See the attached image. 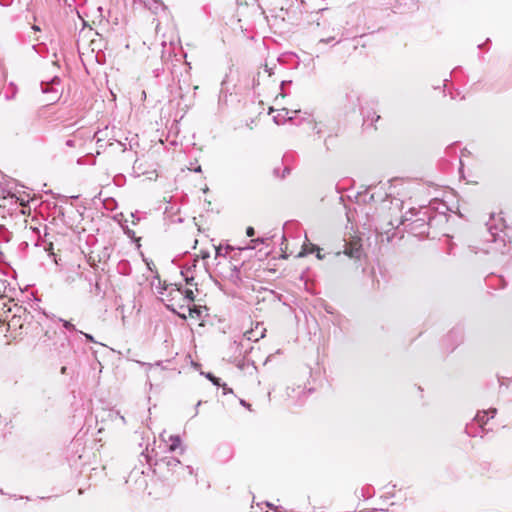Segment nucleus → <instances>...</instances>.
<instances>
[{
  "label": "nucleus",
  "mask_w": 512,
  "mask_h": 512,
  "mask_svg": "<svg viewBox=\"0 0 512 512\" xmlns=\"http://www.w3.org/2000/svg\"><path fill=\"white\" fill-rule=\"evenodd\" d=\"M155 471L160 473L174 472L176 468L181 466V462L179 459L173 456H165L155 461Z\"/></svg>",
  "instance_id": "nucleus-6"
},
{
  "label": "nucleus",
  "mask_w": 512,
  "mask_h": 512,
  "mask_svg": "<svg viewBox=\"0 0 512 512\" xmlns=\"http://www.w3.org/2000/svg\"><path fill=\"white\" fill-rule=\"evenodd\" d=\"M252 242H254V243H259V242H263V240H262V239H260V238H258V239L252 240Z\"/></svg>",
  "instance_id": "nucleus-45"
},
{
  "label": "nucleus",
  "mask_w": 512,
  "mask_h": 512,
  "mask_svg": "<svg viewBox=\"0 0 512 512\" xmlns=\"http://www.w3.org/2000/svg\"><path fill=\"white\" fill-rule=\"evenodd\" d=\"M195 171H201V167L199 166Z\"/></svg>",
  "instance_id": "nucleus-49"
},
{
  "label": "nucleus",
  "mask_w": 512,
  "mask_h": 512,
  "mask_svg": "<svg viewBox=\"0 0 512 512\" xmlns=\"http://www.w3.org/2000/svg\"><path fill=\"white\" fill-rule=\"evenodd\" d=\"M184 296H185V298H186L188 301H190V302L194 301L195 296H194V292H193V290H191V289H186V290L184 291Z\"/></svg>",
  "instance_id": "nucleus-27"
},
{
  "label": "nucleus",
  "mask_w": 512,
  "mask_h": 512,
  "mask_svg": "<svg viewBox=\"0 0 512 512\" xmlns=\"http://www.w3.org/2000/svg\"><path fill=\"white\" fill-rule=\"evenodd\" d=\"M110 418L112 420L114 419H120L123 424H125V417L120 414L119 411H111L109 414Z\"/></svg>",
  "instance_id": "nucleus-24"
},
{
  "label": "nucleus",
  "mask_w": 512,
  "mask_h": 512,
  "mask_svg": "<svg viewBox=\"0 0 512 512\" xmlns=\"http://www.w3.org/2000/svg\"><path fill=\"white\" fill-rule=\"evenodd\" d=\"M486 284L494 289H502L506 286L503 276L490 274L486 277Z\"/></svg>",
  "instance_id": "nucleus-10"
},
{
  "label": "nucleus",
  "mask_w": 512,
  "mask_h": 512,
  "mask_svg": "<svg viewBox=\"0 0 512 512\" xmlns=\"http://www.w3.org/2000/svg\"><path fill=\"white\" fill-rule=\"evenodd\" d=\"M390 196H391V194H387V193H385V197H386V198H387V197H390Z\"/></svg>",
  "instance_id": "nucleus-50"
},
{
  "label": "nucleus",
  "mask_w": 512,
  "mask_h": 512,
  "mask_svg": "<svg viewBox=\"0 0 512 512\" xmlns=\"http://www.w3.org/2000/svg\"><path fill=\"white\" fill-rule=\"evenodd\" d=\"M330 140H331V136H327L324 139V145H325V148L327 151L330 150Z\"/></svg>",
  "instance_id": "nucleus-32"
},
{
  "label": "nucleus",
  "mask_w": 512,
  "mask_h": 512,
  "mask_svg": "<svg viewBox=\"0 0 512 512\" xmlns=\"http://www.w3.org/2000/svg\"><path fill=\"white\" fill-rule=\"evenodd\" d=\"M312 131L318 136L321 137V134L324 131V125L321 122H314L312 125Z\"/></svg>",
  "instance_id": "nucleus-21"
},
{
  "label": "nucleus",
  "mask_w": 512,
  "mask_h": 512,
  "mask_svg": "<svg viewBox=\"0 0 512 512\" xmlns=\"http://www.w3.org/2000/svg\"><path fill=\"white\" fill-rule=\"evenodd\" d=\"M60 84L61 79L58 76L40 83L42 93L48 95V102L55 103L60 99L62 95V90L59 88Z\"/></svg>",
  "instance_id": "nucleus-4"
},
{
  "label": "nucleus",
  "mask_w": 512,
  "mask_h": 512,
  "mask_svg": "<svg viewBox=\"0 0 512 512\" xmlns=\"http://www.w3.org/2000/svg\"><path fill=\"white\" fill-rule=\"evenodd\" d=\"M66 370H67V368H66L65 366H63V367L61 368V373H62V374H66Z\"/></svg>",
  "instance_id": "nucleus-44"
},
{
  "label": "nucleus",
  "mask_w": 512,
  "mask_h": 512,
  "mask_svg": "<svg viewBox=\"0 0 512 512\" xmlns=\"http://www.w3.org/2000/svg\"><path fill=\"white\" fill-rule=\"evenodd\" d=\"M480 418H481V420H484V421H487V422H488L490 419H492V418H491V414H488V415H486V416H480Z\"/></svg>",
  "instance_id": "nucleus-41"
},
{
  "label": "nucleus",
  "mask_w": 512,
  "mask_h": 512,
  "mask_svg": "<svg viewBox=\"0 0 512 512\" xmlns=\"http://www.w3.org/2000/svg\"><path fill=\"white\" fill-rule=\"evenodd\" d=\"M206 378L209 379L215 386L221 385V379L215 377L212 373L208 372L205 374Z\"/></svg>",
  "instance_id": "nucleus-22"
},
{
  "label": "nucleus",
  "mask_w": 512,
  "mask_h": 512,
  "mask_svg": "<svg viewBox=\"0 0 512 512\" xmlns=\"http://www.w3.org/2000/svg\"><path fill=\"white\" fill-rule=\"evenodd\" d=\"M20 498L22 499L23 497L21 496ZM24 498H25L26 500H30V498H29V497H24Z\"/></svg>",
  "instance_id": "nucleus-52"
},
{
  "label": "nucleus",
  "mask_w": 512,
  "mask_h": 512,
  "mask_svg": "<svg viewBox=\"0 0 512 512\" xmlns=\"http://www.w3.org/2000/svg\"><path fill=\"white\" fill-rule=\"evenodd\" d=\"M55 209L58 212L59 216H64V209H63V207H59V208L55 207Z\"/></svg>",
  "instance_id": "nucleus-38"
},
{
  "label": "nucleus",
  "mask_w": 512,
  "mask_h": 512,
  "mask_svg": "<svg viewBox=\"0 0 512 512\" xmlns=\"http://www.w3.org/2000/svg\"><path fill=\"white\" fill-rule=\"evenodd\" d=\"M98 134H99V132H96V133L94 134V137H97V141H99V140H100V138L98 137Z\"/></svg>",
  "instance_id": "nucleus-47"
},
{
  "label": "nucleus",
  "mask_w": 512,
  "mask_h": 512,
  "mask_svg": "<svg viewBox=\"0 0 512 512\" xmlns=\"http://www.w3.org/2000/svg\"><path fill=\"white\" fill-rule=\"evenodd\" d=\"M496 413L497 410L495 408L479 411L474 419L466 425V434L470 437H483L485 433L489 431V429L485 428L487 421L481 420L480 416L491 414V418H494Z\"/></svg>",
  "instance_id": "nucleus-3"
},
{
  "label": "nucleus",
  "mask_w": 512,
  "mask_h": 512,
  "mask_svg": "<svg viewBox=\"0 0 512 512\" xmlns=\"http://www.w3.org/2000/svg\"><path fill=\"white\" fill-rule=\"evenodd\" d=\"M286 394L288 398L297 403L302 401V396H305L306 392L304 391V388H302L301 386H297L296 388L288 387L286 390Z\"/></svg>",
  "instance_id": "nucleus-11"
},
{
  "label": "nucleus",
  "mask_w": 512,
  "mask_h": 512,
  "mask_svg": "<svg viewBox=\"0 0 512 512\" xmlns=\"http://www.w3.org/2000/svg\"><path fill=\"white\" fill-rule=\"evenodd\" d=\"M30 2H31V0H28V2H27V6H29Z\"/></svg>",
  "instance_id": "nucleus-53"
},
{
  "label": "nucleus",
  "mask_w": 512,
  "mask_h": 512,
  "mask_svg": "<svg viewBox=\"0 0 512 512\" xmlns=\"http://www.w3.org/2000/svg\"><path fill=\"white\" fill-rule=\"evenodd\" d=\"M216 255H220V248L216 249Z\"/></svg>",
  "instance_id": "nucleus-48"
},
{
  "label": "nucleus",
  "mask_w": 512,
  "mask_h": 512,
  "mask_svg": "<svg viewBox=\"0 0 512 512\" xmlns=\"http://www.w3.org/2000/svg\"><path fill=\"white\" fill-rule=\"evenodd\" d=\"M146 6L155 14L165 9L164 3L161 0H151V3H147Z\"/></svg>",
  "instance_id": "nucleus-18"
},
{
  "label": "nucleus",
  "mask_w": 512,
  "mask_h": 512,
  "mask_svg": "<svg viewBox=\"0 0 512 512\" xmlns=\"http://www.w3.org/2000/svg\"><path fill=\"white\" fill-rule=\"evenodd\" d=\"M266 329L261 324H257L255 329H251L244 333V337L248 341H258L265 336Z\"/></svg>",
  "instance_id": "nucleus-8"
},
{
  "label": "nucleus",
  "mask_w": 512,
  "mask_h": 512,
  "mask_svg": "<svg viewBox=\"0 0 512 512\" xmlns=\"http://www.w3.org/2000/svg\"><path fill=\"white\" fill-rule=\"evenodd\" d=\"M219 387H222L223 394L226 395L228 393H233V390L227 386L226 383H221Z\"/></svg>",
  "instance_id": "nucleus-28"
},
{
  "label": "nucleus",
  "mask_w": 512,
  "mask_h": 512,
  "mask_svg": "<svg viewBox=\"0 0 512 512\" xmlns=\"http://www.w3.org/2000/svg\"><path fill=\"white\" fill-rule=\"evenodd\" d=\"M80 333L84 335V337L86 338L87 341L93 342V343L96 342L94 337L91 334H87V333H84V332H80Z\"/></svg>",
  "instance_id": "nucleus-30"
},
{
  "label": "nucleus",
  "mask_w": 512,
  "mask_h": 512,
  "mask_svg": "<svg viewBox=\"0 0 512 512\" xmlns=\"http://www.w3.org/2000/svg\"><path fill=\"white\" fill-rule=\"evenodd\" d=\"M142 455L146 458L148 464L151 466L152 465V457L149 455H144V453H142Z\"/></svg>",
  "instance_id": "nucleus-39"
},
{
  "label": "nucleus",
  "mask_w": 512,
  "mask_h": 512,
  "mask_svg": "<svg viewBox=\"0 0 512 512\" xmlns=\"http://www.w3.org/2000/svg\"><path fill=\"white\" fill-rule=\"evenodd\" d=\"M17 202H18V198H16L14 195H9L7 197H3L2 200L0 201V217L4 218V209L7 206V204L17 206ZM4 230H5L4 224L0 223V234Z\"/></svg>",
  "instance_id": "nucleus-9"
},
{
  "label": "nucleus",
  "mask_w": 512,
  "mask_h": 512,
  "mask_svg": "<svg viewBox=\"0 0 512 512\" xmlns=\"http://www.w3.org/2000/svg\"><path fill=\"white\" fill-rule=\"evenodd\" d=\"M447 206L443 202L437 200L431 201L428 206H420L419 208H410L401 218L400 222L395 225L394 222L388 223L391 228L385 229L381 234L386 235L388 242L396 236L399 226H403V230L413 234L416 237L423 238L428 235L431 222L435 218L434 211H439L445 215Z\"/></svg>",
  "instance_id": "nucleus-1"
},
{
  "label": "nucleus",
  "mask_w": 512,
  "mask_h": 512,
  "mask_svg": "<svg viewBox=\"0 0 512 512\" xmlns=\"http://www.w3.org/2000/svg\"><path fill=\"white\" fill-rule=\"evenodd\" d=\"M290 83H291V81H282V82H281V85H280V89H281V93H280V95H281V96H285V93H284V86H285L286 84H290Z\"/></svg>",
  "instance_id": "nucleus-31"
},
{
  "label": "nucleus",
  "mask_w": 512,
  "mask_h": 512,
  "mask_svg": "<svg viewBox=\"0 0 512 512\" xmlns=\"http://www.w3.org/2000/svg\"><path fill=\"white\" fill-rule=\"evenodd\" d=\"M127 483L133 484L134 489L137 492H144L147 489V477L145 476L144 470L133 469L126 481Z\"/></svg>",
  "instance_id": "nucleus-5"
},
{
  "label": "nucleus",
  "mask_w": 512,
  "mask_h": 512,
  "mask_svg": "<svg viewBox=\"0 0 512 512\" xmlns=\"http://www.w3.org/2000/svg\"><path fill=\"white\" fill-rule=\"evenodd\" d=\"M479 249L486 254L500 253L503 265L512 262V228L506 226L503 218L491 216L486 223V234Z\"/></svg>",
  "instance_id": "nucleus-2"
},
{
  "label": "nucleus",
  "mask_w": 512,
  "mask_h": 512,
  "mask_svg": "<svg viewBox=\"0 0 512 512\" xmlns=\"http://www.w3.org/2000/svg\"><path fill=\"white\" fill-rule=\"evenodd\" d=\"M246 234H247V236L252 237L255 234L254 228L253 227H248L247 230H246Z\"/></svg>",
  "instance_id": "nucleus-35"
},
{
  "label": "nucleus",
  "mask_w": 512,
  "mask_h": 512,
  "mask_svg": "<svg viewBox=\"0 0 512 512\" xmlns=\"http://www.w3.org/2000/svg\"><path fill=\"white\" fill-rule=\"evenodd\" d=\"M370 488L369 487H366V488H363L362 489V494L363 496H367V497H370Z\"/></svg>",
  "instance_id": "nucleus-36"
},
{
  "label": "nucleus",
  "mask_w": 512,
  "mask_h": 512,
  "mask_svg": "<svg viewBox=\"0 0 512 512\" xmlns=\"http://www.w3.org/2000/svg\"><path fill=\"white\" fill-rule=\"evenodd\" d=\"M448 339L453 340L454 346L460 344L464 339V332L461 327H454L447 335Z\"/></svg>",
  "instance_id": "nucleus-14"
},
{
  "label": "nucleus",
  "mask_w": 512,
  "mask_h": 512,
  "mask_svg": "<svg viewBox=\"0 0 512 512\" xmlns=\"http://www.w3.org/2000/svg\"><path fill=\"white\" fill-rule=\"evenodd\" d=\"M334 40H335V38H334V37H329V38H326V39H325V38H323V39H321V40L319 41V43H318V44H322V43H330V42H332V41H334Z\"/></svg>",
  "instance_id": "nucleus-34"
},
{
  "label": "nucleus",
  "mask_w": 512,
  "mask_h": 512,
  "mask_svg": "<svg viewBox=\"0 0 512 512\" xmlns=\"http://www.w3.org/2000/svg\"><path fill=\"white\" fill-rule=\"evenodd\" d=\"M12 0H0V5L2 6H9L11 4Z\"/></svg>",
  "instance_id": "nucleus-37"
},
{
  "label": "nucleus",
  "mask_w": 512,
  "mask_h": 512,
  "mask_svg": "<svg viewBox=\"0 0 512 512\" xmlns=\"http://www.w3.org/2000/svg\"><path fill=\"white\" fill-rule=\"evenodd\" d=\"M200 405H201V401H199V402L196 404V406H195V414H194V416L198 414V407H199Z\"/></svg>",
  "instance_id": "nucleus-42"
},
{
  "label": "nucleus",
  "mask_w": 512,
  "mask_h": 512,
  "mask_svg": "<svg viewBox=\"0 0 512 512\" xmlns=\"http://www.w3.org/2000/svg\"><path fill=\"white\" fill-rule=\"evenodd\" d=\"M65 144H66V146H68V147H75V146H76V142H75V140H74V139H68V140H66Z\"/></svg>",
  "instance_id": "nucleus-33"
},
{
  "label": "nucleus",
  "mask_w": 512,
  "mask_h": 512,
  "mask_svg": "<svg viewBox=\"0 0 512 512\" xmlns=\"http://www.w3.org/2000/svg\"><path fill=\"white\" fill-rule=\"evenodd\" d=\"M362 249L358 245H346L345 250L343 252H337L336 257L346 256L349 259L353 260L355 268L359 267L358 261L362 257Z\"/></svg>",
  "instance_id": "nucleus-7"
},
{
  "label": "nucleus",
  "mask_w": 512,
  "mask_h": 512,
  "mask_svg": "<svg viewBox=\"0 0 512 512\" xmlns=\"http://www.w3.org/2000/svg\"><path fill=\"white\" fill-rule=\"evenodd\" d=\"M314 252H316V257L318 259L321 260V259L324 258V255H322V253H321V249L318 246H316L314 244H311V243L310 244H304L303 245V251L300 252L299 255L303 256V255L314 253Z\"/></svg>",
  "instance_id": "nucleus-15"
},
{
  "label": "nucleus",
  "mask_w": 512,
  "mask_h": 512,
  "mask_svg": "<svg viewBox=\"0 0 512 512\" xmlns=\"http://www.w3.org/2000/svg\"><path fill=\"white\" fill-rule=\"evenodd\" d=\"M181 446V439L178 435H170L169 443L166 444V449L169 452H174Z\"/></svg>",
  "instance_id": "nucleus-17"
},
{
  "label": "nucleus",
  "mask_w": 512,
  "mask_h": 512,
  "mask_svg": "<svg viewBox=\"0 0 512 512\" xmlns=\"http://www.w3.org/2000/svg\"><path fill=\"white\" fill-rule=\"evenodd\" d=\"M240 404L243 406V407H246L248 409H250V404L247 403L245 400H240Z\"/></svg>",
  "instance_id": "nucleus-40"
},
{
  "label": "nucleus",
  "mask_w": 512,
  "mask_h": 512,
  "mask_svg": "<svg viewBox=\"0 0 512 512\" xmlns=\"http://www.w3.org/2000/svg\"><path fill=\"white\" fill-rule=\"evenodd\" d=\"M329 321L333 326L339 328L340 330L345 329L348 323L347 318L338 311L330 317Z\"/></svg>",
  "instance_id": "nucleus-13"
},
{
  "label": "nucleus",
  "mask_w": 512,
  "mask_h": 512,
  "mask_svg": "<svg viewBox=\"0 0 512 512\" xmlns=\"http://www.w3.org/2000/svg\"><path fill=\"white\" fill-rule=\"evenodd\" d=\"M60 321L63 323V327L65 329H67L69 331H76L75 326L71 322H69L67 320H63V319H60Z\"/></svg>",
  "instance_id": "nucleus-26"
},
{
  "label": "nucleus",
  "mask_w": 512,
  "mask_h": 512,
  "mask_svg": "<svg viewBox=\"0 0 512 512\" xmlns=\"http://www.w3.org/2000/svg\"><path fill=\"white\" fill-rule=\"evenodd\" d=\"M228 279L232 284H234L236 286H239L242 283V279L240 276V270L236 265H233L232 267H230V273L228 275Z\"/></svg>",
  "instance_id": "nucleus-16"
},
{
  "label": "nucleus",
  "mask_w": 512,
  "mask_h": 512,
  "mask_svg": "<svg viewBox=\"0 0 512 512\" xmlns=\"http://www.w3.org/2000/svg\"><path fill=\"white\" fill-rule=\"evenodd\" d=\"M182 275L184 276L185 281H186V283H187L188 285H192V284H193L192 282H193L194 278H193L192 276H191V277H189V276H188V275H186L184 272H182Z\"/></svg>",
  "instance_id": "nucleus-29"
},
{
  "label": "nucleus",
  "mask_w": 512,
  "mask_h": 512,
  "mask_svg": "<svg viewBox=\"0 0 512 512\" xmlns=\"http://www.w3.org/2000/svg\"><path fill=\"white\" fill-rule=\"evenodd\" d=\"M393 201L400 202L402 204V201H400L398 198H393L390 202L393 203ZM398 205V203H396Z\"/></svg>",
  "instance_id": "nucleus-43"
},
{
  "label": "nucleus",
  "mask_w": 512,
  "mask_h": 512,
  "mask_svg": "<svg viewBox=\"0 0 512 512\" xmlns=\"http://www.w3.org/2000/svg\"><path fill=\"white\" fill-rule=\"evenodd\" d=\"M379 119H380V116L376 115L375 112H373V114L371 116L369 114L364 116V122L371 121V123H373V122L378 121Z\"/></svg>",
  "instance_id": "nucleus-25"
},
{
  "label": "nucleus",
  "mask_w": 512,
  "mask_h": 512,
  "mask_svg": "<svg viewBox=\"0 0 512 512\" xmlns=\"http://www.w3.org/2000/svg\"><path fill=\"white\" fill-rule=\"evenodd\" d=\"M189 314L190 316L196 315L197 317H201V307H198L196 305H193L192 307H189Z\"/></svg>",
  "instance_id": "nucleus-23"
},
{
  "label": "nucleus",
  "mask_w": 512,
  "mask_h": 512,
  "mask_svg": "<svg viewBox=\"0 0 512 512\" xmlns=\"http://www.w3.org/2000/svg\"><path fill=\"white\" fill-rule=\"evenodd\" d=\"M160 437L162 438L163 441H166L163 437V434H160Z\"/></svg>",
  "instance_id": "nucleus-51"
},
{
  "label": "nucleus",
  "mask_w": 512,
  "mask_h": 512,
  "mask_svg": "<svg viewBox=\"0 0 512 512\" xmlns=\"http://www.w3.org/2000/svg\"><path fill=\"white\" fill-rule=\"evenodd\" d=\"M319 306H320V307H321V308H322V309H323V310H324L328 315H330V317H331L332 315H334V314L337 312V311H336V309H335L332 305L328 304V303H327V302H325V301H321V302L319 303Z\"/></svg>",
  "instance_id": "nucleus-20"
},
{
  "label": "nucleus",
  "mask_w": 512,
  "mask_h": 512,
  "mask_svg": "<svg viewBox=\"0 0 512 512\" xmlns=\"http://www.w3.org/2000/svg\"><path fill=\"white\" fill-rule=\"evenodd\" d=\"M265 71H266V72H268L269 76H271V75H272L271 70H270V69H268V67H267V66H266V68H265Z\"/></svg>",
  "instance_id": "nucleus-46"
},
{
  "label": "nucleus",
  "mask_w": 512,
  "mask_h": 512,
  "mask_svg": "<svg viewBox=\"0 0 512 512\" xmlns=\"http://www.w3.org/2000/svg\"><path fill=\"white\" fill-rule=\"evenodd\" d=\"M373 190L371 193H370V196H369V199L373 202H377L378 199L381 200L383 203L386 202V199H383L382 198V192L385 190L384 188V185H377V186H374L373 188L370 186L368 188V190L366 191V194H369V192Z\"/></svg>",
  "instance_id": "nucleus-12"
},
{
  "label": "nucleus",
  "mask_w": 512,
  "mask_h": 512,
  "mask_svg": "<svg viewBox=\"0 0 512 512\" xmlns=\"http://www.w3.org/2000/svg\"><path fill=\"white\" fill-rule=\"evenodd\" d=\"M89 283L91 286L90 292L93 293L95 296L103 297L105 295L104 291L101 288V285L99 283V280L96 279L95 283L92 284V279H89Z\"/></svg>",
  "instance_id": "nucleus-19"
}]
</instances>
